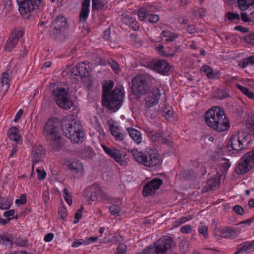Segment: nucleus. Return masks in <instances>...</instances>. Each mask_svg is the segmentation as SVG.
I'll use <instances>...</instances> for the list:
<instances>
[{
    "instance_id": "dca6fc26",
    "label": "nucleus",
    "mask_w": 254,
    "mask_h": 254,
    "mask_svg": "<svg viewBox=\"0 0 254 254\" xmlns=\"http://www.w3.org/2000/svg\"><path fill=\"white\" fill-rule=\"evenodd\" d=\"M238 229L236 227H225L222 229L216 230L215 235L228 239H234L236 237Z\"/></svg>"
},
{
    "instance_id": "412c9836",
    "label": "nucleus",
    "mask_w": 254,
    "mask_h": 254,
    "mask_svg": "<svg viewBox=\"0 0 254 254\" xmlns=\"http://www.w3.org/2000/svg\"><path fill=\"white\" fill-rule=\"evenodd\" d=\"M8 137L12 140H14L18 144L22 142V136L19 134V130L15 127H10L7 131Z\"/></svg>"
},
{
    "instance_id": "20e7f679",
    "label": "nucleus",
    "mask_w": 254,
    "mask_h": 254,
    "mask_svg": "<svg viewBox=\"0 0 254 254\" xmlns=\"http://www.w3.org/2000/svg\"><path fill=\"white\" fill-rule=\"evenodd\" d=\"M127 152L132 154L134 160L145 166L153 167L161 163L159 155L152 150L143 153L136 148H133L128 149Z\"/></svg>"
},
{
    "instance_id": "ea45409f",
    "label": "nucleus",
    "mask_w": 254,
    "mask_h": 254,
    "mask_svg": "<svg viewBox=\"0 0 254 254\" xmlns=\"http://www.w3.org/2000/svg\"><path fill=\"white\" fill-rule=\"evenodd\" d=\"M105 5L103 3L102 0H92V9L100 10L103 9Z\"/></svg>"
},
{
    "instance_id": "4c0bfd02",
    "label": "nucleus",
    "mask_w": 254,
    "mask_h": 254,
    "mask_svg": "<svg viewBox=\"0 0 254 254\" xmlns=\"http://www.w3.org/2000/svg\"><path fill=\"white\" fill-rule=\"evenodd\" d=\"M254 221V217L248 219L246 220L239 222V230L245 231L246 228L250 226Z\"/></svg>"
},
{
    "instance_id": "49530a36",
    "label": "nucleus",
    "mask_w": 254,
    "mask_h": 254,
    "mask_svg": "<svg viewBox=\"0 0 254 254\" xmlns=\"http://www.w3.org/2000/svg\"><path fill=\"white\" fill-rule=\"evenodd\" d=\"M148 14V10L146 8H140L138 12V15L141 21H144Z\"/></svg>"
},
{
    "instance_id": "680f3d73",
    "label": "nucleus",
    "mask_w": 254,
    "mask_h": 254,
    "mask_svg": "<svg viewBox=\"0 0 254 254\" xmlns=\"http://www.w3.org/2000/svg\"><path fill=\"white\" fill-rule=\"evenodd\" d=\"M159 17L157 14H150L149 16L148 21L152 23H155L158 21Z\"/></svg>"
},
{
    "instance_id": "6e6552de",
    "label": "nucleus",
    "mask_w": 254,
    "mask_h": 254,
    "mask_svg": "<svg viewBox=\"0 0 254 254\" xmlns=\"http://www.w3.org/2000/svg\"><path fill=\"white\" fill-rule=\"evenodd\" d=\"M54 100L57 105L64 110H68L73 106L70 98L68 90L63 87H57L52 92Z\"/></svg>"
},
{
    "instance_id": "09e8293b",
    "label": "nucleus",
    "mask_w": 254,
    "mask_h": 254,
    "mask_svg": "<svg viewBox=\"0 0 254 254\" xmlns=\"http://www.w3.org/2000/svg\"><path fill=\"white\" fill-rule=\"evenodd\" d=\"M244 40L248 44L254 46V33H251L245 36Z\"/></svg>"
},
{
    "instance_id": "aec40b11",
    "label": "nucleus",
    "mask_w": 254,
    "mask_h": 254,
    "mask_svg": "<svg viewBox=\"0 0 254 254\" xmlns=\"http://www.w3.org/2000/svg\"><path fill=\"white\" fill-rule=\"evenodd\" d=\"M9 75L7 72H4L0 79V91L4 95L9 87Z\"/></svg>"
},
{
    "instance_id": "39448f33",
    "label": "nucleus",
    "mask_w": 254,
    "mask_h": 254,
    "mask_svg": "<svg viewBox=\"0 0 254 254\" xmlns=\"http://www.w3.org/2000/svg\"><path fill=\"white\" fill-rule=\"evenodd\" d=\"M173 239L169 236H163L138 254H167L168 251L175 247Z\"/></svg>"
},
{
    "instance_id": "0eeeda50",
    "label": "nucleus",
    "mask_w": 254,
    "mask_h": 254,
    "mask_svg": "<svg viewBox=\"0 0 254 254\" xmlns=\"http://www.w3.org/2000/svg\"><path fill=\"white\" fill-rule=\"evenodd\" d=\"M124 93L121 88H115L110 94H103L102 102L110 110L115 112L122 105Z\"/></svg>"
},
{
    "instance_id": "f8f14e48",
    "label": "nucleus",
    "mask_w": 254,
    "mask_h": 254,
    "mask_svg": "<svg viewBox=\"0 0 254 254\" xmlns=\"http://www.w3.org/2000/svg\"><path fill=\"white\" fill-rule=\"evenodd\" d=\"M147 66L156 72L164 75L166 74L171 68L166 61L161 59L152 60L147 63Z\"/></svg>"
},
{
    "instance_id": "774afa93",
    "label": "nucleus",
    "mask_w": 254,
    "mask_h": 254,
    "mask_svg": "<svg viewBox=\"0 0 254 254\" xmlns=\"http://www.w3.org/2000/svg\"><path fill=\"white\" fill-rule=\"evenodd\" d=\"M225 161L224 162L222 163L220 165L221 167L223 168L224 172L227 171L230 166V163H229L228 160Z\"/></svg>"
},
{
    "instance_id": "c9c22d12",
    "label": "nucleus",
    "mask_w": 254,
    "mask_h": 254,
    "mask_svg": "<svg viewBox=\"0 0 254 254\" xmlns=\"http://www.w3.org/2000/svg\"><path fill=\"white\" fill-rule=\"evenodd\" d=\"M200 71L204 72L207 77L209 78H213L214 76L212 69L208 65H203L200 68Z\"/></svg>"
},
{
    "instance_id": "6e6d98bb",
    "label": "nucleus",
    "mask_w": 254,
    "mask_h": 254,
    "mask_svg": "<svg viewBox=\"0 0 254 254\" xmlns=\"http://www.w3.org/2000/svg\"><path fill=\"white\" fill-rule=\"evenodd\" d=\"M225 17L230 21L238 19V14L229 11L226 13Z\"/></svg>"
},
{
    "instance_id": "8fccbe9b",
    "label": "nucleus",
    "mask_w": 254,
    "mask_h": 254,
    "mask_svg": "<svg viewBox=\"0 0 254 254\" xmlns=\"http://www.w3.org/2000/svg\"><path fill=\"white\" fill-rule=\"evenodd\" d=\"M114 86V82L113 81L110 80L109 82L104 85L103 87V94H110V91L111 90L112 88Z\"/></svg>"
},
{
    "instance_id": "de8ad7c7",
    "label": "nucleus",
    "mask_w": 254,
    "mask_h": 254,
    "mask_svg": "<svg viewBox=\"0 0 254 254\" xmlns=\"http://www.w3.org/2000/svg\"><path fill=\"white\" fill-rule=\"evenodd\" d=\"M226 81L229 85L231 86L235 85L238 88V79L237 77L229 76L227 77Z\"/></svg>"
},
{
    "instance_id": "c756f323",
    "label": "nucleus",
    "mask_w": 254,
    "mask_h": 254,
    "mask_svg": "<svg viewBox=\"0 0 254 254\" xmlns=\"http://www.w3.org/2000/svg\"><path fill=\"white\" fill-rule=\"evenodd\" d=\"M13 239L11 235L4 233L0 234V243L5 246L13 245Z\"/></svg>"
},
{
    "instance_id": "79ce46f5",
    "label": "nucleus",
    "mask_w": 254,
    "mask_h": 254,
    "mask_svg": "<svg viewBox=\"0 0 254 254\" xmlns=\"http://www.w3.org/2000/svg\"><path fill=\"white\" fill-rule=\"evenodd\" d=\"M27 243L28 240L27 238L20 237L16 238L13 242V244H14L16 245L21 247L26 246L27 244Z\"/></svg>"
},
{
    "instance_id": "423d86ee",
    "label": "nucleus",
    "mask_w": 254,
    "mask_h": 254,
    "mask_svg": "<svg viewBox=\"0 0 254 254\" xmlns=\"http://www.w3.org/2000/svg\"><path fill=\"white\" fill-rule=\"evenodd\" d=\"M63 127L65 130V136L72 142L78 143L83 141L85 133L80 121L76 119H72L68 123L64 121L63 123Z\"/></svg>"
},
{
    "instance_id": "864d4df0",
    "label": "nucleus",
    "mask_w": 254,
    "mask_h": 254,
    "mask_svg": "<svg viewBox=\"0 0 254 254\" xmlns=\"http://www.w3.org/2000/svg\"><path fill=\"white\" fill-rule=\"evenodd\" d=\"M83 78L82 82L85 85L86 87L88 89L91 88L93 86V81L89 76L86 77H83Z\"/></svg>"
},
{
    "instance_id": "a18cd8bd",
    "label": "nucleus",
    "mask_w": 254,
    "mask_h": 254,
    "mask_svg": "<svg viewBox=\"0 0 254 254\" xmlns=\"http://www.w3.org/2000/svg\"><path fill=\"white\" fill-rule=\"evenodd\" d=\"M189 245V243L187 240H182L179 244V247L181 252L184 253H186L188 250Z\"/></svg>"
},
{
    "instance_id": "f704fd0d",
    "label": "nucleus",
    "mask_w": 254,
    "mask_h": 254,
    "mask_svg": "<svg viewBox=\"0 0 254 254\" xmlns=\"http://www.w3.org/2000/svg\"><path fill=\"white\" fill-rule=\"evenodd\" d=\"M12 203L10 199L0 196V209H7L9 208Z\"/></svg>"
},
{
    "instance_id": "473e14b6",
    "label": "nucleus",
    "mask_w": 254,
    "mask_h": 254,
    "mask_svg": "<svg viewBox=\"0 0 254 254\" xmlns=\"http://www.w3.org/2000/svg\"><path fill=\"white\" fill-rule=\"evenodd\" d=\"M108 63L116 74H119L121 72L120 65L115 60L111 59L108 60Z\"/></svg>"
},
{
    "instance_id": "69168bd1",
    "label": "nucleus",
    "mask_w": 254,
    "mask_h": 254,
    "mask_svg": "<svg viewBox=\"0 0 254 254\" xmlns=\"http://www.w3.org/2000/svg\"><path fill=\"white\" fill-rule=\"evenodd\" d=\"M20 199H18L15 200L16 204H24L26 202V197L24 194H21Z\"/></svg>"
},
{
    "instance_id": "cd10ccee",
    "label": "nucleus",
    "mask_w": 254,
    "mask_h": 254,
    "mask_svg": "<svg viewBox=\"0 0 254 254\" xmlns=\"http://www.w3.org/2000/svg\"><path fill=\"white\" fill-rule=\"evenodd\" d=\"M109 127L111 133L116 140L122 141L124 139V135L120 132L119 127H115L114 125H110Z\"/></svg>"
},
{
    "instance_id": "f3484780",
    "label": "nucleus",
    "mask_w": 254,
    "mask_h": 254,
    "mask_svg": "<svg viewBox=\"0 0 254 254\" xmlns=\"http://www.w3.org/2000/svg\"><path fill=\"white\" fill-rule=\"evenodd\" d=\"M44 157L43 148L41 145L33 147L31 156V161L33 164L32 166V171L34 169V164L37 162L42 161Z\"/></svg>"
},
{
    "instance_id": "9d476101",
    "label": "nucleus",
    "mask_w": 254,
    "mask_h": 254,
    "mask_svg": "<svg viewBox=\"0 0 254 254\" xmlns=\"http://www.w3.org/2000/svg\"><path fill=\"white\" fill-rule=\"evenodd\" d=\"M68 26L66 19L64 16H56L51 25L50 36L54 38H57L65 31Z\"/></svg>"
},
{
    "instance_id": "7c9ffc66",
    "label": "nucleus",
    "mask_w": 254,
    "mask_h": 254,
    "mask_svg": "<svg viewBox=\"0 0 254 254\" xmlns=\"http://www.w3.org/2000/svg\"><path fill=\"white\" fill-rule=\"evenodd\" d=\"M163 36L167 38L166 42H172L178 37L177 33L173 32L169 30H163L162 32Z\"/></svg>"
},
{
    "instance_id": "c03bdc74",
    "label": "nucleus",
    "mask_w": 254,
    "mask_h": 254,
    "mask_svg": "<svg viewBox=\"0 0 254 254\" xmlns=\"http://www.w3.org/2000/svg\"><path fill=\"white\" fill-rule=\"evenodd\" d=\"M64 197L66 202V203L69 205H71L72 203V199L71 194L68 192V190L66 188H64L63 190Z\"/></svg>"
},
{
    "instance_id": "4be33fe9",
    "label": "nucleus",
    "mask_w": 254,
    "mask_h": 254,
    "mask_svg": "<svg viewBox=\"0 0 254 254\" xmlns=\"http://www.w3.org/2000/svg\"><path fill=\"white\" fill-rule=\"evenodd\" d=\"M78 155L83 159H90L94 153L92 148L89 146L84 147L77 152Z\"/></svg>"
},
{
    "instance_id": "3c124183",
    "label": "nucleus",
    "mask_w": 254,
    "mask_h": 254,
    "mask_svg": "<svg viewBox=\"0 0 254 254\" xmlns=\"http://www.w3.org/2000/svg\"><path fill=\"white\" fill-rule=\"evenodd\" d=\"M199 233L202 235L204 238H208V227L205 225L199 226L198 228Z\"/></svg>"
},
{
    "instance_id": "e2e57ef3",
    "label": "nucleus",
    "mask_w": 254,
    "mask_h": 254,
    "mask_svg": "<svg viewBox=\"0 0 254 254\" xmlns=\"http://www.w3.org/2000/svg\"><path fill=\"white\" fill-rule=\"evenodd\" d=\"M191 228L190 225H185L181 228V232L185 234L190 233L191 232Z\"/></svg>"
},
{
    "instance_id": "e433bc0d",
    "label": "nucleus",
    "mask_w": 254,
    "mask_h": 254,
    "mask_svg": "<svg viewBox=\"0 0 254 254\" xmlns=\"http://www.w3.org/2000/svg\"><path fill=\"white\" fill-rule=\"evenodd\" d=\"M228 96L227 93L220 89H217L213 93V97L218 99H223Z\"/></svg>"
},
{
    "instance_id": "c85d7f7f",
    "label": "nucleus",
    "mask_w": 254,
    "mask_h": 254,
    "mask_svg": "<svg viewBox=\"0 0 254 254\" xmlns=\"http://www.w3.org/2000/svg\"><path fill=\"white\" fill-rule=\"evenodd\" d=\"M254 8V0H239V9L243 10Z\"/></svg>"
},
{
    "instance_id": "2f4dec72",
    "label": "nucleus",
    "mask_w": 254,
    "mask_h": 254,
    "mask_svg": "<svg viewBox=\"0 0 254 254\" xmlns=\"http://www.w3.org/2000/svg\"><path fill=\"white\" fill-rule=\"evenodd\" d=\"M218 186L219 184L217 183L216 180L214 178H211L207 182L206 185V190H215Z\"/></svg>"
},
{
    "instance_id": "7ed1b4c3",
    "label": "nucleus",
    "mask_w": 254,
    "mask_h": 254,
    "mask_svg": "<svg viewBox=\"0 0 254 254\" xmlns=\"http://www.w3.org/2000/svg\"><path fill=\"white\" fill-rule=\"evenodd\" d=\"M64 130L59 123L52 120H48L45 124L43 133L47 138L49 145L55 151L60 150L63 146L62 134Z\"/></svg>"
},
{
    "instance_id": "58836bf2",
    "label": "nucleus",
    "mask_w": 254,
    "mask_h": 254,
    "mask_svg": "<svg viewBox=\"0 0 254 254\" xmlns=\"http://www.w3.org/2000/svg\"><path fill=\"white\" fill-rule=\"evenodd\" d=\"M235 137L236 135H234V137H231V144H227L226 146H224L223 148V151H225L227 150L231 151V149H232L233 150L236 151V153L238 152V150L235 147L236 144L234 143V142L238 141L237 139L235 138Z\"/></svg>"
},
{
    "instance_id": "bf43d9fd",
    "label": "nucleus",
    "mask_w": 254,
    "mask_h": 254,
    "mask_svg": "<svg viewBox=\"0 0 254 254\" xmlns=\"http://www.w3.org/2000/svg\"><path fill=\"white\" fill-rule=\"evenodd\" d=\"M163 115L167 119H170L173 116L174 114V111L172 109L167 110L164 109L163 111Z\"/></svg>"
},
{
    "instance_id": "393cba45",
    "label": "nucleus",
    "mask_w": 254,
    "mask_h": 254,
    "mask_svg": "<svg viewBox=\"0 0 254 254\" xmlns=\"http://www.w3.org/2000/svg\"><path fill=\"white\" fill-rule=\"evenodd\" d=\"M67 168L72 173L77 174L81 170H83V166L78 160H74L69 162L67 165Z\"/></svg>"
},
{
    "instance_id": "1a4fd4ad",
    "label": "nucleus",
    "mask_w": 254,
    "mask_h": 254,
    "mask_svg": "<svg viewBox=\"0 0 254 254\" xmlns=\"http://www.w3.org/2000/svg\"><path fill=\"white\" fill-rule=\"evenodd\" d=\"M19 11L25 18H28L33 12L38 8L42 0H16Z\"/></svg>"
},
{
    "instance_id": "a878e982",
    "label": "nucleus",
    "mask_w": 254,
    "mask_h": 254,
    "mask_svg": "<svg viewBox=\"0 0 254 254\" xmlns=\"http://www.w3.org/2000/svg\"><path fill=\"white\" fill-rule=\"evenodd\" d=\"M127 130L130 137L137 144H139L141 142V134L140 131L132 128H127Z\"/></svg>"
},
{
    "instance_id": "ddd939ff",
    "label": "nucleus",
    "mask_w": 254,
    "mask_h": 254,
    "mask_svg": "<svg viewBox=\"0 0 254 254\" xmlns=\"http://www.w3.org/2000/svg\"><path fill=\"white\" fill-rule=\"evenodd\" d=\"M254 166V149L246 154L239 161V174H245Z\"/></svg>"
},
{
    "instance_id": "052dcab7",
    "label": "nucleus",
    "mask_w": 254,
    "mask_h": 254,
    "mask_svg": "<svg viewBox=\"0 0 254 254\" xmlns=\"http://www.w3.org/2000/svg\"><path fill=\"white\" fill-rule=\"evenodd\" d=\"M186 30L190 34L197 32L196 28L194 25H188L186 27Z\"/></svg>"
},
{
    "instance_id": "4468645a",
    "label": "nucleus",
    "mask_w": 254,
    "mask_h": 254,
    "mask_svg": "<svg viewBox=\"0 0 254 254\" xmlns=\"http://www.w3.org/2000/svg\"><path fill=\"white\" fill-rule=\"evenodd\" d=\"M163 181L159 178H154L149 182H148L143 187L142 191V195L147 197L152 195L155 193L160 187L162 185Z\"/></svg>"
},
{
    "instance_id": "b1692460",
    "label": "nucleus",
    "mask_w": 254,
    "mask_h": 254,
    "mask_svg": "<svg viewBox=\"0 0 254 254\" xmlns=\"http://www.w3.org/2000/svg\"><path fill=\"white\" fill-rule=\"evenodd\" d=\"M181 49L179 46L177 45H173L165 47L164 51L162 52L164 54V56L173 57L176 54L179 53Z\"/></svg>"
},
{
    "instance_id": "5701e85b",
    "label": "nucleus",
    "mask_w": 254,
    "mask_h": 254,
    "mask_svg": "<svg viewBox=\"0 0 254 254\" xmlns=\"http://www.w3.org/2000/svg\"><path fill=\"white\" fill-rule=\"evenodd\" d=\"M123 22L128 25L129 27L134 31H137L139 28V25L137 21L130 16H127L123 18Z\"/></svg>"
},
{
    "instance_id": "2eb2a0df",
    "label": "nucleus",
    "mask_w": 254,
    "mask_h": 254,
    "mask_svg": "<svg viewBox=\"0 0 254 254\" xmlns=\"http://www.w3.org/2000/svg\"><path fill=\"white\" fill-rule=\"evenodd\" d=\"M23 33L20 29H15L9 35V38L5 43L4 48L5 51H11L18 43Z\"/></svg>"
},
{
    "instance_id": "603ef678",
    "label": "nucleus",
    "mask_w": 254,
    "mask_h": 254,
    "mask_svg": "<svg viewBox=\"0 0 254 254\" xmlns=\"http://www.w3.org/2000/svg\"><path fill=\"white\" fill-rule=\"evenodd\" d=\"M37 173V179L39 180H43L45 179L47 174L44 170H41L39 168L36 169Z\"/></svg>"
},
{
    "instance_id": "0e129e2a",
    "label": "nucleus",
    "mask_w": 254,
    "mask_h": 254,
    "mask_svg": "<svg viewBox=\"0 0 254 254\" xmlns=\"http://www.w3.org/2000/svg\"><path fill=\"white\" fill-rule=\"evenodd\" d=\"M4 8L9 11L11 9L12 2L11 0H3Z\"/></svg>"
},
{
    "instance_id": "6ab92c4d",
    "label": "nucleus",
    "mask_w": 254,
    "mask_h": 254,
    "mask_svg": "<svg viewBox=\"0 0 254 254\" xmlns=\"http://www.w3.org/2000/svg\"><path fill=\"white\" fill-rule=\"evenodd\" d=\"M90 0H83L82 3V9L79 15V21L84 22L87 19L89 13Z\"/></svg>"
},
{
    "instance_id": "72a5a7b5",
    "label": "nucleus",
    "mask_w": 254,
    "mask_h": 254,
    "mask_svg": "<svg viewBox=\"0 0 254 254\" xmlns=\"http://www.w3.org/2000/svg\"><path fill=\"white\" fill-rule=\"evenodd\" d=\"M254 64V56H250L239 62V66L243 68L247 67L249 65H253Z\"/></svg>"
},
{
    "instance_id": "37998d69",
    "label": "nucleus",
    "mask_w": 254,
    "mask_h": 254,
    "mask_svg": "<svg viewBox=\"0 0 254 254\" xmlns=\"http://www.w3.org/2000/svg\"><path fill=\"white\" fill-rule=\"evenodd\" d=\"M110 213L114 216H119L121 211V208L118 205L113 204L109 207Z\"/></svg>"
},
{
    "instance_id": "5fc2aeb1",
    "label": "nucleus",
    "mask_w": 254,
    "mask_h": 254,
    "mask_svg": "<svg viewBox=\"0 0 254 254\" xmlns=\"http://www.w3.org/2000/svg\"><path fill=\"white\" fill-rule=\"evenodd\" d=\"M247 125L251 131L254 132V117H251L247 121Z\"/></svg>"
},
{
    "instance_id": "a19ab883",
    "label": "nucleus",
    "mask_w": 254,
    "mask_h": 254,
    "mask_svg": "<svg viewBox=\"0 0 254 254\" xmlns=\"http://www.w3.org/2000/svg\"><path fill=\"white\" fill-rule=\"evenodd\" d=\"M239 90L250 99H254V93L245 87L239 85Z\"/></svg>"
},
{
    "instance_id": "9b49d317",
    "label": "nucleus",
    "mask_w": 254,
    "mask_h": 254,
    "mask_svg": "<svg viewBox=\"0 0 254 254\" xmlns=\"http://www.w3.org/2000/svg\"><path fill=\"white\" fill-rule=\"evenodd\" d=\"M104 152L115 161L122 166H126L127 162L125 159L126 153L116 147L109 148L104 144L101 145Z\"/></svg>"
},
{
    "instance_id": "338daca9",
    "label": "nucleus",
    "mask_w": 254,
    "mask_h": 254,
    "mask_svg": "<svg viewBox=\"0 0 254 254\" xmlns=\"http://www.w3.org/2000/svg\"><path fill=\"white\" fill-rule=\"evenodd\" d=\"M110 29L108 28L103 32L102 34V37L105 40H108L110 37Z\"/></svg>"
},
{
    "instance_id": "f257e3e1",
    "label": "nucleus",
    "mask_w": 254,
    "mask_h": 254,
    "mask_svg": "<svg viewBox=\"0 0 254 254\" xmlns=\"http://www.w3.org/2000/svg\"><path fill=\"white\" fill-rule=\"evenodd\" d=\"M153 78L148 74L136 75L132 80L131 90L136 99L144 95V105L146 108L155 106L159 103L161 95L160 90L151 87Z\"/></svg>"
},
{
    "instance_id": "13d9d810",
    "label": "nucleus",
    "mask_w": 254,
    "mask_h": 254,
    "mask_svg": "<svg viewBox=\"0 0 254 254\" xmlns=\"http://www.w3.org/2000/svg\"><path fill=\"white\" fill-rule=\"evenodd\" d=\"M127 251V246L124 244H120L117 248V253L118 254H123Z\"/></svg>"
},
{
    "instance_id": "f03ea898",
    "label": "nucleus",
    "mask_w": 254,
    "mask_h": 254,
    "mask_svg": "<svg viewBox=\"0 0 254 254\" xmlns=\"http://www.w3.org/2000/svg\"><path fill=\"white\" fill-rule=\"evenodd\" d=\"M204 121L208 127L219 132L226 131L230 128L229 120L223 110L217 106L212 107L205 113Z\"/></svg>"
},
{
    "instance_id": "a211bd4d",
    "label": "nucleus",
    "mask_w": 254,
    "mask_h": 254,
    "mask_svg": "<svg viewBox=\"0 0 254 254\" xmlns=\"http://www.w3.org/2000/svg\"><path fill=\"white\" fill-rule=\"evenodd\" d=\"M89 66L85 64V63H81L78 64L76 67L72 69V73L75 76H79L81 78L86 77L89 76L90 70Z\"/></svg>"
},
{
    "instance_id": "bb28decb",
    "label": "nucleus",
    "mask_w": 254,
    "mask_h": 254,
    "mask_svg": "<svg viewBox=\"0 0 254 254\" xmlns=\"http://www.w3.org/2000/svg\"><path fill=\"white\" fill-rule=\"evenodd\" d=\"M254 251V246L252 242H245L239 244V254L241 252L250 253Z\"/></svg>"
},
{
    "instance_id": "4d7b16f0",
    "label": "nucleus",
    "mask_w": 254,
    "mask_h": 254,
    "mask_svg": "<svg viewBox=\"0 0 254 254\" xmlns=\"http://www.w3.org/2000/svg\"><path fill=\"white\" fill-rule=\"evenodd\" d=\"M67 209L64 206H61L59 210V214L60 218L62 219H64L66 216Z\"/></svg>"
}]
</instances>
